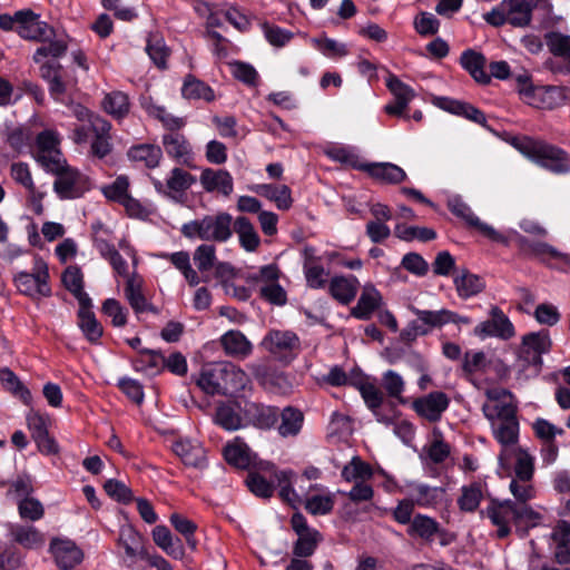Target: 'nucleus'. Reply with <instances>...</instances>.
<instances>
[{"label": "nucleus", "instance_id": "f257e3e1", "mask_svg": "<svg viewBox=\"0 0 570 570\" xmlns=\"http://www.w3.org/2000/svg\"><path fill=\"white\" fill-rule=\"evenodd\" d=\"M17 19L16 32L22 39L42 43L32 56L36 63L47 58L58 59L67 52L66 37H57L55 29L41 20L40 14L30 9H23L17 11Z\"/></svg>", "mask_w": 570, "mask_h": 570}, {"label": "nucleus", "instance_id": "f03ea898", "mask_svg": "<svg viewBox=\"0 0 570 570\" xmlns=\"http://www.w3.org/2000/svg\"><path fill=\"white\" fill-rule=\"evenodd\" d=\"M483 513L497 527L499 538H505L510 534L511 522L517 527L533 528L542 521V515L539 512L533 509H525L523 505L515 507L510 499L492 500Z\"/></svg>", "mask_w": 570, "mask_h": 570}, {"label": "nucleus", "instance_id": "7ed1b4c3", "mask_svg": "<svg viewBox=\"0 0 570 570\" xmlns=\"http://www.w3.org/2000/svg\"><path fill=\"white\" fill-rule=\"evenodd\" d=\"M512 145L524 157L553 174L570 171L567 153L553 145L525 136L514 138Z\"/></svg>", "mask_w": 570, "mask_h": 570}, {"label": "nucleus", "instance_id": "20e7f679", "mask_svg": "<svg viewBox=\"0 0 570 570\" xmlns=\"http://www.w3.org/2000/svg\"><path fill=\"white\" fill-rule=\"evenodd\" d=\"M521 458L512 461L510 468H500L507 476H509V491L512 494L513 504L515 507H524L532 509L529 504L535 498L537 491L534 488V463L535 458L530 452H521Z\"/></svg>", "mask_w": 570, "mask_h": 570}, {"label": "nucleus", "instance_id": "39448f33", "mask_svg": "<svg viewBox=\"0 0 570 570\" xmlns=\"http://www.w3.org/2000/svg\"><path fill=\"white\" fill-rule=\"evenodd\" d=\"M180 232L188 239L226 243L233 236V217L226 212L205 215L183 224Z\"/></svg>", "mask_w": 570, "mask_h": 570}, {"label": "nucleus", "instance_id": "423d86ee", "mask_svg": "<svg viewBox=\"0 0 570 570\" xmlns=\"http://www.w3.org/2000/svg\"><path fill=\"white\" fill-rule=\"evenodd\" d=\"M490 425L494 440L501 446L498 454L499 468H510L512 461L521 458V452H530L519 444L520 424L517 417Z\"/></svg>", "mask_w": 570, "mask_h": 570}, {"label": "nucleus", "instance_id": "0eeeda50", "mask_svg": "<svg viewBox=\"0 0 570 570\" xmlns=\"http://www.w3.org/2000/svg\"><path fill=\"white\" fill-rule=\"evenodd\" d=\"M13 282L20 294L32 299L51 295L48 265L39 256L35 257L31 272H18L14 274Z\"/></svg>", "mask_w": 570, "mask_h": 570}, {"label": "nucleus", "instance_id": "6e6552de", "mask_svg": "<svg viewBox=\"0 0 570 570\" xmlns=\"http://www.w3.org/2000/svg\"><path fill=\"white\" fill-rule=\"evenodd\" d=\"M487 401L482 412L490 424L517 417V403L513 394L503 387L485 390Z\"/></svg>", "mask_w": 570, "mask_h": 570}, {"label": "nucleus", "instance_id": "1a4fd4ad", "mask_svg": "<svg viewBox=\"0 0 570 570\" xmlns=\"http://www.w3.org/2000/svg\"><path fill=\"white\" fill-rule=\"evenodd\" d=\"M59 145L60 138L55 130H43L37 136L33 157L46 171H57L63 163Z\"/></svg>", "mask_w": 570, "mask_h": 570}, {"label": "nucleus", "instance_id": "9d476101", "mask_svg": "<svg viewBox=\"0 0 570 570\" xmlns=\"http://www.w3.org/2000/svg\"><path fill=\"white\" fill-rule=\"evenodd\" d=\"M57 178L53 184L55 191L60 198L72 199L82 196L90 188L87 176L75 168L69 167L66 160L57 171H50Z\"/></svg>", "mask_w": 570, "mask_h": 570}, {"label": "nucleus", "instance_id": "9b49d317", "mask_svg": "<svg viewBox=\"0 0 570 570\" xmlns=\"http://www.w3.org/2000/svg\"><path fill=\"white\" fill-rule=\"evenodd\" d=\"M262 346L277 360L291 362L301 352V341L291 331H269L262 341Z\"/></svg>", "mask_w": 570, "mask_h": 570}, {"label": "nucleus", "instance_id": "f8f14e48", "mask_svg": "<svg viewBox=\"0 0 570 570\" xmlns=\"http://www.w3.org/2000/svg\"><path fill=\"white\" fill-rule=\"evenodd\" d=\"M518 242L521 247L530 255L537 257L549 267L556 268L561 272L570 271V255L560 252L556 247L543 242H530L523 236H518Z\"/></svg>", "mask_w": 570, "mask_h": 570}, {"label": "nucleus", "instance_id": "ddd939ff", "mask_svg": "<svg viewBox=\"0 0 570 570\" xmlns=\"http://www.w3.org/2000/svg\"><path fill=\"white\" fill-rule=\"evenodd\" d=\"M448 208L456 217L462 218L470 227L475 228L481 235L489 238L492 242L508 244V239L501 233L495 230L491 225L483 223L472 212L461 197L453 196L448 200Z\"/></svg>", "mask_w": 570, "mask_h": 570}, {"label": "nucleus", "instance_id": "4468645a", "mask_svg": "<svg viewBox=\"0 0 570 570\" xmlns=\"http://www.w3.org/2000/svg\"><path fill=\"white\" fill-rule=\"evenodd\" d=\"M473 334L480 340L497 337L500 340H510L514 336V326L509 317L498 306L490 309V318L478 324Z\"/></svg>", "mask_w": 570, "mask_h": 570}, {"label": "nucleus", "instance_id": "2eb2a0df", "mask_svg": "<svg viewBox=\"0 0 570 570\" xmlns=\"http://www.w3.org/2000/svg\"><path fill=\"white\" fill-rule=\"evenodd\" d=\"M151 184L157 193L173 199L180 198L196 181V177L180 167H174L165 181L150 176Z\"/></svg>", "mask_w": 570, "mask_h": 570}, {"label": "nucleus", "instance_id": "dca6fc26", "mask_svg": "<svg viewBox=\"0 0 570 570\" xmlns=\"http://www.w3.org/2000/svg\"><path fill=\"white\" fill-rule=\"evenodd\" d=\"M27 425L39 451L43 454H56L58 445L49 435L51 419L48 414L30 410L26 416Z\"/></svg>", "mask_w": 570, "mask_h": 570}, {"label": "nucleus", "instance_id": "f3484780", "mask_svg": "<svg viewBox=\"0 0 570 570\" xmlns=\"http://www.w3.org/2000/svg\"><path fill=\"white\" fill-rule=\"evenodd\" d=\"M400 491L419 508H435L443 499L445 490L441 487H432L424 482L406 481Z\"/></svg>", "mask_w": 570, "mask_h": 570}, {"label": "nucleus", "instance_id": "a211bd4d", "mask_svg": "<svg viewBox=\"0 0 570 570\" xmlns=\"http://www.w3.org/2000/svg\"><path fill=\"white\" fill-rule=\"evenodd\" d=\"M49 552L60 570H72L83 560L82 550L68 538H52Z\"/></svg>", "mask_w": 570, "mask_h": 570}, {"label": "nucleus", "instance_id": "6ab92c4d", "mask_svg": "<svg viewBox=\"0 0 570 570\" xmlns=\"http://www.w3.org/2000/svg\"><path fill=\"white\" fill-rule=\"evenodd\" d=\"M450 405V397L441 391L431 392L412 402L415 413L429 422H438Z\"/></svg>", "mask_w": 570, "mask_h": 570}, {"label": "nucleus", "instance_id": "aec40b11", "mask_svg": "<svg viewBox=\"0 0 570 570\" xmlns=\"http://www.w3.org/2000/svg\"><path fill=\"white\" fill-rule=\"evenodd\" d=\"M166 155L183 166L193 167L194 151L187 138L179 131H170L163 136Z\"/></svg>", "mask_w": 570, "mask_h": 570}, {"label": "nucleus", "instance_id": "412c9836", "mask_svg": "<svg viewBox=\"0 0 570 570\" xmlns=\"http://www.w3.org/2000/svg\"><path fill=\"white\" fill-rule=\"evenodd\" d=\"M523 91V101L540 109H553L564 100L563 89L554 86H535L529 91H525V89Z\"/></svg>", "mask_w": 570, "mask_h": 570}, {"label": "nucleus", "instance_id": "4be33fe9", "mask_svg": "<svg viewBox=\"0 0 570 570\" xmlns=\"http://www.w3.org/2000/svg\"><path fill=\"white\" fill-rule=\"evenodd\" d=\"M199 181L207 193H218L227 197L234 190L233 177L225 169L205 168Z\"/></svg>", "mask_w": 570, "mask_h": 570}, {"label": "nucleus", "instance_id": "5701e85b", "mask_svg": "<svg viewBox=\"0 0 570 570\" xmlns=\"http://www.w3.org/2000/svg\"><path fill=\"white\" fill-rule=\"evenodd\" d=\"M220 345L227 356L245 360L253 353L252 342L238 330H230L219 338Z\"/></svg>", "mask_w": 570, "mask_h": 570}, {"label": "nucleus", "instance_id": "b1692460", "mask_svg": "<svg viewBox=\"0 0 570 570\" xmlns=\"http://www.w3.org/2000/svg\"><path fill=\"white\" fill-rule=\"evenodd\" d=\"M173 451L185 465L198 469L206 465V452L198 441L180 439L173 444Z\"/></svg>", "mask_w": 570, "mask_h": 570}, {"label": "nucleus", "instance_id": "393cba45", "mask_svg": "<svg viewBox=\"0 0 570 570\" xmlns=\"http://www.w3.org/2000/svg\"><path fill=\"white\" fill-rule=\"evenodd\" d=\"M224 362L209 363L202 367L197 385L209 395H223Z\"/></svg>", "mask_w": 570, "mask_h": 570}, {"label": "nucleus", "instance_id": "a878e982", "mask_svg": "<svg viewBox=\"0 0 570 570\" xmlns=\"http://www.w3.org/2000/svg\"><path fill=\"white\" fill-rule=\"evenodd\" d=\"M372 178L384 184H401L406 180V173L397 165L392 163H367L362 166Z\"/></svg>", "mask_w": 570, "mask_h": 570}, {"label": "nucleus", "instance_id": "bb28decb", "mask_svg": "<svg viewBox=\"0 0 570 570\" xmlns=\"http://www.w3.org/2000/svg\"><path fill=\"white\" fill-rule=\"evenodd\" d=\"M383 302L381 293L371 284H366L357 304L352 308L351 314L358 320H370L372 314L380 308Z\"/></svg>", "mask_w": 570, "mask_h": 570}, {"label": "nucleus", "instance_id": "cd10ccee", "mask_svg": "<svg viewBox=\"0 0 570 570\" xmlns=\"http://www.w3.org/2000/svg\"><path fill=\"white\" fill-rule=\"evenodd\" d=\"M224 456L229 464L238 469H248L256 460V455L240 438H235L226 444Z\"/></svg>", "mask_w": 570, "mask_h": 570}, {"label": "nucleus", "instance_id": "c85d7f7f", "mask_svg": "<svg viewBox=\"0 0 570 570\" xmlns=\"http://www.w3.org/2000/svg\"><path fill=\"white\" fill-rule=\"evenodd\" d=\"M522 344L527 358L533 364L540 365L542 363L541 355L550 351L551 340L547 331H540L523 336Z\"/></svg>", "mask_w": 570, "mask_h": 570}, {"label": "nucleus", "instance_id": "c756f323", "mask_svg": "<svg viewBox=\"0 0 570 570\" xmlns=\"http://www.w3.org/2000/svg\"><path fill=\"white\" fill-rule=\"evenodd\" d=\"M409 309L417 317V321H413L409 324L407 328L404 330L403 336H424L428 335L433 328H439V311L420 309L413 305L409 306Z\"/></svg>", "mask_w": 570, "mask_h": 570}, {"label": "nucleus", "instance_id": "7c9ffc66", "mask_svg": "<svg viewBox=\"0 0 570 570\" xmlns=\"http://www.w3.org/2000/svg\"><path fill=\"white\" fill-rule=\"evenodd\" d=\"M9 533L12 540L24 549L36 550L45 544V534L30 524H10Z\"/></svg>", "mask_w": 570, "mask_h": 570}, {"label": "nucleus", "instance_id": "2f4dec72", "mask_svg": "<svg viewBox=\"0 0 570 570\" xmlns=\"http://www.w3.org/2000/svg\"><path fill=\"white\" fill-rule=\"evenodd\" d=\"M118 544L124 549L127 559L130 561L136 558L146 560V556H150L144 549L141 535L131 525L120 528Z\"/></svg>", "mask_w": 570, "mask_h": 570}, {"label": "nucleus", "instance_id": "473e14b6", "mask_svg": "<svg viewBox=\"0 0 570 570\" xmlns=\"http://www.w3.org/2000/svg\"><path fill=\"white\" fill-rule=\"evenodd\" d=\"M535 6V0H503V8L507 9L508 13V23L514 27L529 24Z\"/></svg>", "mask_w": 570, "mask_h": 570}, {"label": "nucleus", "instance_id": "72a5a7b5", "mask_svg": "<svg viewBox=\"0 0 570 570\" xmlns=\"http://www.w3.org/2000/svg\"><path fill=\"white\" fill-rule=\"evenodd\" d=\"M111 125L101 116L90 117L89 124H82L75 128L73 139L77 144H86L97 137L110 132Z\"/></svg>", "mask_w": 570, "mask_h": 570}, {"label": "nucleus", "instance_id": "f704fd0d", "mask_svg": "<svg viewBox=\"0 0 570 570\" xmlns=\"http://www.w3.org/2000/svg\"><path fill=\"white\" fill-rule=\"evenodd\" d=\"M360 283L355 276H334L328 283V289L333 298L342 304H348L354 299Z\"/></svg>", "mask_w": 570, "mask_h": 570}, {"label": "nucleus", "instance_id": "c9c22d12", "mask_svg": "<svg viewBox=\"0 0 570 570\" xmlns=\"http://www.w3.org/2000/svg\"><path fill=\"white\" fill-rule=\"evenodd\" d=\"M223 395L240 392L250 380L247 373L232 362H224Z\"/></svg>", "mask_w": 570, "mask_h": 570}, {"label": "nucleus", "instance_id": "e433bc0d", "mask_svg": "<svg viewBox=\"0 0 570 570\" xmlns=\"http://www.w3.org/2000/svg\"><path fill=\"white\" fill-rule=\"evenodd\" d=\"M255 193L275 203L281 210H287L293 205L292 191L286 185L262 184L255 187Z\"/></svg>", "mask_w": 570, "mask_h": 570}, {"label": "nucleus", "instance_id": "4c0bfd02", "mask_svg": "<svg viewBox=\"0 0 570 570\" xmlns=\"http://www.w3.org/2000/svg\"><path fill=\"white\" fill-rule=\"evenodd\" d=\"M439 531V522L426 514L417 513L407 527L406 533L412 538L421 539L425 542H432Z\"/></svg>", "mask_w": 570, "mask_h": 570}, {"label": "nucleus", "instance_id": "58836bf2", "mask_svg": "<svg viewBox=\"0 0 570 570\" xmlns=\"http://www.w3.org/2000/svg\"><path fill=\"white\" fill-rule=\"evenodd\" d=\"M65 287L77 298L79 305H91V298L83 291V274L78 266H69L62 274Z\"/></svg>", "mask_w": 570, "mask_h": 570}, {"label": "nucleus", "instance_id": "ea45409f", "mask_svg": "<svg viewBox=\"0 0 570 570\" xmlns=\"http://www.w3.org/2000/svg\"><path fill=\"white\" fill-rule=\"evenodd\" d=\"M439 107L443 110L451 112L453 115L462 116L469 120H472L479 125H483L485 122L484 114L478 108L473 107L470 104L451 99V98H440Z\"/></svg>", "mask_w": 570, "mask_h": 570}, {"label": "nucleus", "instance_id": "a19ab883", "mask_svg": "<svg viewBox=\"0 0 570 570\" xmlns=\"http://www.w3.org/2000/svg\"><path fill=\"white\" fill-rule=\"evenodd\" d=\"M233 229L238 235L239 244L246 252H255L261 244L258 233L247 217H237Z\"/></svg>", "mask_w": 570, "mask_h": 570}, {"label": "nucleus", "instance_id": "79ce46f5", "mask_svg": "<svg viewBox=\"0 0 570 570\" xmlns=\"http://www.w3.org/2000/svg\"><path fill=\"white\" fill-rule=\"evenodd\" d=\"M78 325L82 331L86 338L91 343H98L102 335V326L97 321L95 314L91 312V305H79Z\"/></svg>", "mask_w": 570, "mask_h": 570}, {"label": "nucleus", "instance_id": "37998d69", "mask_svg": "<svg viewBox=\"0 0 570 570\" xmlns=\"http://www.w3.org/2000/svg\"><path fill=\"white\" fill-rule=\"evenodd\" d=\"M239 406L232 403H222L217 406L215 423L226 431H236L243 428Z\"/></svg>", "mask_w": 570, "mask_h": 570}, {"label": "nucleus", "instance_id": "c03bdc74", "mask_svg": "<svg viewBox=\"0 0 570 570\" xmlns=\"http://www.w3.org/2000/svg\"><path fill=\"white\" fill-rule=\"evenodd\" d=\"M462 67L480 83H488L490 76L485 72V58L473 50H466L461 56Z\"/></svg>", "mask_w": 570, "mask_h": 570}, {"label": "nucleus", "instance_id": "a18cd8bd", "mask_svg": "<svg viewBox=\"0 0 570 570\" xmlns=\"http://www.w3.org/2000/svg\"><path fill=\"white\" fill-rule=\"evenodd\" d=\"M458 295L462 298L472 297L483 291L485 284L481 277L468 271H462L454 277Z\"/></svg>", "mask_w": 570, "mask_h": 570}, {"label": "nucleus", "instance_id": "49530a36", "mask_svg": "<svg viewBox=\"0 0 570 570\" xmlns=\"http://www.w3.org/2000/svg\"><path fill=\"white\" fill-rule=\"evenodd\" d=\"M142 279L136 274L128 277L126 287H125V296L131 306V308L137 313H144L148 309L149 304L141 292Z\"/></svg>", "mask_w": 570, "mask_h": 570}, {"label": "nucleus", "instance_id": "de8ad7c7", "mask_svg": "<svg viewBox=\"0 0 570 570\" xmlns=\"http://www.w3.org/2000/svg\"><path fill=\"white\" fill-rule=\"evenodd\" d=\"M483 499V487L480 482H472L461 488L458 507L463 512H474Z\"/></svg>", "mask_w": 570, "mask_h": 570}, {"label": "nucleus", "instance_id": "09e8293b", "mask_svg": "<svg viewBox=\"0 0 570 570\" xmlns=\"http://www.w3.org/2000/svg\"><path fill=\"white\" fill-rule=\"evenodd\" d=\"M128 156L131 160L142 163L148 168H155L163 157V151L158 146L146 144L131 147Z\"/></svg>", "mask_w": 570, "mask_h": 570}, {"label": "nucleus", "instance_id": "8fccbe9b", "mask_svg": "<svg viewBox=\"0 0 570 570\" xmlns=\"http://www.w3.org/2000/svg\"><path fill=\"white\" fill-rule=\"evenodd\" d=\"M372 476L373 470L371 465L362 461L358 456H353L352 460L342 470V478L346 482H366Z\"/></svg>", "mask_w": 570, "mask_h": 570}, {"label": "nucleus", "instance_id": "3c124183", "mask_svg": "<svg viewBox=\"0 0 570 570\" xmlns=\"http://www.w3.org/2000/svg\"><path fill=\"white\" fill-rule=\"evenodd\" d=\"M274 478L279 489L278 494L284 501L292 505L301 501L299 495L292 487L296 479V474L292 470L276 471Z\"/></svg>", "mask_w": 570, "mask_h": 570}, {"label": "nucleus", "instance_id": "603ef678", "mask_svg": "<svg viewBox=\"0 0 570 570\" xmlns=\"http://www.w3.org/2000/svg\"><path fill=\"white\" fill-rule=\"evenodd\" d=\"M335 504V495L328 491L318 494H311L305 500V509L313 515L328 514Z\"/></svg>", "mask_w": 570, "mask_h": 570}, {"label": "nucleus", "instance_id": "864d4df0", "mask_svg": "<svg viewBox=\"0 0 570 570\" xmlns=\"http://www.w3.org/2000/svg\"><path fill=\"white\" fill-rule=\"evenodd\" d=\"M282 422L278 426V433L282 436L296 435L303 425L304 416L299 410L294 407H285L281 414Z\"/></svg>", "mask_w": 570, "mask_h": 570}, {"label": "nucleus", "instance_id": "5fc2aeb1", "mask_svg": "<svg viewBox=\"0 0 570 570\" xmlns=\"http://www.w3.org/2000/svg\"><path fill=\"white\" fill-rule=\"evenodd\" d=\"M181 94L187 99H203L213 101L215 99L214 90L205 82L189 76L186 78Z\"/></svg>", "mask_w": 570, "mask_h": 570}, {"label": "nucleus", "instance_id": "6e6d98bb", "mask_svg": "<svg viewBox=\"0 0 570 570\" xmlns=\"http://www.w3.org/2000/svg\"><path fill=\"white\" fill-rule=\"evenodd\" d=\"M102 107L114 118H124L129 112L128 96L121 91L107 94L104 98Z\"/></svg>", "mask_w": 570, "mask_h": 570}, {"label": "nucleus", "instance_id": "4d7b16f0", "mask_svg": "<svg viewBox=\"0 0 570 570\" xmlns=\"http://www.w3.org/2000/svg\"><path fill=\"white\" fill-rule=\"evenodd\" d=\"M303 271H304L306 283L311 288L325 287L326 283H327L328 273L318 263V261H314L312 258L304 261Z\"/></svg>", "mask_w": 570, "mask_h": 570}, {"label": "nucleus", "instance_id": "13d9d810", "mask_svg": "<svg viewBox=\"0 0 570 570\" xmlns=\"http://www.w3.org/2000/svg\"><path fill=\"white\" fill-rule=\"evenodd\" d=\"M382 386L390 397L396 399L400 403H406V400L402 396L405 391V381L401 374L387 370L382 375Z\"/></svg>", "mask_w": 570, "mask_h": 570}, {"label": "nucleus", "instance_id": "bf43d9fd", "mask_svg": "<svg viewBox=\"0 0 570 570\" xmlns=\"http://www.w3.org/2000/svg\"><path fill=\"white\" fill-rule=\"evenodd\" d=\"M394 234L397 238L405 242H412L414 239H419L421 242H429L436 237V233L432 228L407 226L403 224H399L395 226Z\"/></svg>", "mask_w": 570, "mask_h": 570}, {"label": "nucleus", "instance_id": "052dcab7", "mask_svg": "<svg viewBox=\"0 0 570 570\" xmlns=\"http://www.w3.org/2000/svg\"><path fill=\"white\" fill-rule=\"evenodd\" d=\"M230 72L235 79L248 87H256L259 82V76L254 66L248 62L234 60L228 62Z\"/></svg>", "mask_w": 570, "mask_h": 570}, {"label": "nucleus", "instance_id": "680f3d73", "mask_svg": "<svg viewBox=\"0 0 570 570\" xmlns=\"http://www.w3.org/2000/svg\"><path fill=\"white\" fill-rule=\"evenodd\" d=\"M136 368L147 375H156L165 368V356L156 351H148L136 361Z\"/></svg>", "mask_w": 570, "mask_h": 570}, {"label": "nucleus", "instance_id": "e2e57ef3", "mask_svg": "<svg viewBox=\"0 0 570 570\" xmlns=\"http://www.w3.org/2000/svg\"><path fill=\"white\" fill-rule=\"evenodd\" d=\"M0 382L7 390L20 396L24 403L30 402V391L21 383L19 377L10 368L3 367L0 370Z\"/></svg>", "mask_w": 570, "mask_h": 570}, {"label": "nucleus", "instance_id": "0e129e2a", "mask_svg": "<svg viewBox=\"0 0 570 570\" xmlns=\"http://www.w3.org/2000/svg\"><path fill=\"white\" fill-rule=\"evenodd\" d=\"M320 541L321 534L318 531L301 534L294 543L293 554L299 558L311 557L315 552Z\"/></svg>", "mask_w": 570, "mask_h": 570}, {"label": "nucleus", "instance_id": "69168bd1", "mask_svg": "<svg viewBox=\"0 0 570 570\" xmlns=\"http://www.w3.org/2000/svg\"><path fill=\"white\" fill-rule=\"evenodd\" d=\"M426 454L429 459L435 463H442L450 455L451 449L450 445L444 442L441 433L439 431L433 432L432 441L425 446Z\"/></svg>", "mask_w": 570, "mask_h": 570}, {"label": "nucleus", "instance_id": "338daca9", "mask_svg": "<svg viewBox=\"0 0 570 570\" xmlns=\"http://www.w3.org/2000/svg\"><path fill=\"white\" fill-rule=\"evenodd\" d=\"M18 512L21 519L35 522L43 517L45 509L39 500L29 497L18 501Z\"/></svg>", "mask_w": 570, "mask_h": 570}, {"label": "nucleus", "instance_id": "774afa93", "mask_svg": "<svg viewBox=\"0 0 570 570\" xmlns=\"http://www.w3.org/2000/svg\"><path fill=\"white\" fill-rule=\"evenodd\" d=\"M550 51L570 63V36L552 32L547 37Z\"/></svg>", "mask_w": 570, "mask_h": 570}]
</instances>
